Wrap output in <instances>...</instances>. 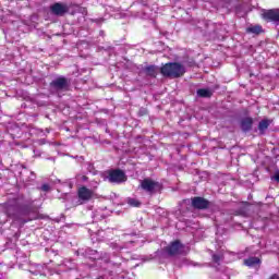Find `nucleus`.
<instances>
[{"mask_svg":"<svg viewBox=\"0 0 279 279\" xmlns=\"http://www.w3.org/2000/svg\"><path fill=\"white\" fill-rule=\"evenodd\" d=\"M160 71L163 77H171L172 80L182 77L186 73L184 65L178 62L166 63Z\"/></svg>","mask_w":279,"mask_h":279,"instance_id":"obj_1","label":"nucleus"},{"mask_svg":"<svg viewBox=\"0 0 279 279\" xmlns=\"http://www.w3.org/2000/svg\"><path fill=\"white\" fill-rule=\"evenodd\" d=\"M140 189L148 195H156L162 191V184L154 179L146 178L140 182Z\"/></svg>","mask_w":279,"mask_h":279,"instance_id":"obj_2","label":"nucleus"},{"mask_svg":"<svg viewBox=\"0 0 279 279\" xmlns=\"http://www.w3.org/2000/svg\"><path fill=\"white\" fill-rule=\"evenodd\" d=\"M50 12L51 14H54V16H64V14L69 12V5L61 2H56L50 7Z\"/></svg>","mask_w":279,"mask_h":279,"instance_id":"obj_3","label":"nucleus"},{"mask_svg":"<svg viewBox=\"0 0 279 279\" xmlns=\"http://www.w3.org/2000/svg\"><path fill=\"white\" fill-rule=\"evenodd\" d=\"M125 180H128V177L121 170H113L109 173V182L120 184V182H125Z\"/></svg>","mask_w":279,"mask_h":279,"instance_id":"obj_4","label":"nucleus"},{"mask_svg":"<svg viewBox=\"0 0 279 279\" xmlns=\"http://www.w3.org/2000/svg\"><path fill=\"white\" fill-rule=\"evenodd\" d=\"M182 250H183V246L180 244V241L172 242L169 246L166 247V252L170 256L182 254Z\"/></svg>","mask_w":279,"mask_h":279,"instance_id":"obj_5","label":"nucleus"},{"mask_svg":"<svg viewBox=\"0 0 279 279\" xmlns=\"http://www.w3.org/2000/svg\"><path fill=\"white\" fill-rule=\"evenodd\" d=\"M93 195H95L93 190H89L86 186L78 189V198L82 202H89V199H93Z\"/></svg>","mask_w":279,"mask_h":279,"instance_id":"obj_6","label":"nucleus"},{"mask_svg":"<svg viewBox=\"0 0 279 279\" xmlns=\"http://www.w3.org/2000/svg\"><path fill=\"white\" fill-rule=\"evenodd\" d=\"M263 19H265V21H270L272 23H279V10L272 9V10L266 11L263 14Z\"/></svg>","mask_w":279,"mask_h":279,"instance_id":"obj_7","label":"nucleus"},{"mask_svg":"<svg viewBox=\"0 0 279 279\" xmlns=\"http://www.w3.org/2000/svg\"><path fill=\"white\" fill-rule=\"evenodd\" d=\"M208 201L204 197H194L192 199V206L198 210H204L208 207Z\"/></svg>","mask_w":279,"mask_h":279,"instance_id":"obj_8","label":"nucleus"},{"mask_svg":"<svg viewBox=\"0 0 279 279\" xmlns=\"http://www.w3.org/2000/svg\"><path fill=\"white\" fill-rule=\"evenodd\" d=\"M51 86H53V88H57V90H62V88H66L68 86L66 78L59 77L51 82Z\"/></svg>","mask_w":279,"mask_h":279,"instance_id":"obj_9","label":"nucleus"},{"mask_svg":"<svg viewBox=\"0 0 279 279\" xmlns=\"http://www.w3.org/2000/svg\"><path fill=\"white\" fill-rule=\"evenodd\" d=\"M254 123V120L252 118H244L241 121V128L243 132H250L252 130V125Z\"/></svg>","mask_w":279,"mask_h":279,"instance_id":"obj_10","label":"nucleus"},{"mask_svg":"<svg viewBox=\"0 0 279 279\" xmlns=\"http://www.w3.org/2000/svg\"><path fill=\"white\" fill-rule=\"evenodd\" d=\"M244 265H246V267H256V265H260V258L248 257L247 259H244Z\"/></svg>","mask_w":279,"mask_h":279,"instance_id":"obj_11","label":"nucleus"},{"mask_svg":"<svg viewBox=\"0 0 279 279\" xmlns=\"http://www.w3.org/2000/svg\"><path fill=\"white\" fill-rule=\"evenodd\" d=\"M271 121L269 120H262L258 124V130L263 134L267 128H269Z\"/></svg>","mask_w":279,"mask_h":279,"instance_id":"obj_12","label":"nucleus"},{"mask_svg":"<svg viewBox=\"0 0 279 279\" xmlns=\"http://www.w3.org/2000/svg\"><path fill=\"white\" fill-rule=\"evenodd\" d=\"M248 34H260L263 32V27L260 25H255L246 28Z\"/></svg>","mask_w":279,"mask_h":279,"instance_id":"obj_13","label":"nucleus"},{"mask_svg":"<svg viewBox=\"0 0 279 279\" xmlns=\"http://www.w3.org/2000/svg\"><path fill=\"white\" fill-rule=\"evenodd\" d=\"M198 97H213V92L210 89H198L197 90Z\"/></svg>","mask_w":279,"mask_h":279,"instance_id":"obj_14","label":"nucleus"},{"mask_svg":"<svg viewBox=\"0 0 279 279\" xmlns=\"http://www.w3.org/2000/svg\"><path fill=\"white\" fill-rule=\"evenodd\" d=\"M147 75H150L153 77H156V68L155 66H148L146 68Z\"/></svg>","mask_w":279,"mask_h":279,"instance_id":"obj_15","label":"nucleus"},{"mask_svg":"<svg viewBox=\"0 0 279 279\" xmlns=\"http://www.w3.org/2000/svg\"><path fill=\"white\" fill-rule=\"evenodd\" d=\"M129 204H130V206H135V207L141 206V203L134 198H130Z\"/></svg>","mask_w":279,"mask_h":279,"instance_id":"obj_16","label":"nucleus"},{"mask_svg":"<svg viewBox=\"0 0 279 279\" xmlns=\"http://www.w3.org/2000/svg\"><path fill=\"white\" fill-rule=\"evenodd\" d=\"M272 180L276 182H279V172H276L275 175L272 177Z\"/></svg>","mask_w":279,"mask_h":279,"instance_id":"obj_17","label":"nucleus"},{"mask_svg":"<svg viewBox=\"0 0 279 279\" xmlns=\"http://www.w3.org/2000/svg\"><path fill=\"white\" fill-rule=\"evenodd\" d=\"M41 189H43L44 191H49V185L44 184V185L41 186Z\"/></svg>","mask_w":279,"mask_h":279,"instance_id":"obj_18","label":"nucleus"},{"mask_svg":"<svg viewBox=\"0 0 279 279\" xmlns=\"http://www.w3.org/2000/svg\"><path fill=\"white\" fill-rule=\"evenodd\" d=\"M214 260H215L216 263H219V256L214 255Z\"/></svg>","mask_w":279,"mask_h":279,"instance_id":"obj_19","label":"nucleus"},{"mask_svg":"<svg viewBox=\"0 0 279 279\" xmlns=\"http://www.w3.org/2000/svg\"><path fill=\"white\" fill-rule=\"evenodd\" d=\"M270 279H279L278 275H274Z\"/></svg>","mask_w":279,"mask_h":279,"instance_id":"obj_20","label":"nucleus"}]
</instances>
